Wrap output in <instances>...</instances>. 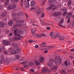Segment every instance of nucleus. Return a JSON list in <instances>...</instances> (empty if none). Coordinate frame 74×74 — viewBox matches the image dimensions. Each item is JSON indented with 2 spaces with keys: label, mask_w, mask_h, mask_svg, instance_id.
<instances>
[{
  "label": "nucleus",
  "mask_w": 74,
  "mask_h": 74,
  "mask_svg": "<svg viewBox=\"0 0 74 74\" xmlns=\"http://www.w3.org/2000/svg\"><path fill=\"white\" fill-rule=\"evenodd\" d=\"M55 62L56 64H58L62 63V60L60 57H56L53 60V58H50L49 60V62L47 63V65L50 67H52V69H56L57 67V66L54 67V65L53 64V62Z\"/></svg>",
  "instance_id": "obj_1"
},
{
  "label": "nucleus",
  "mask_w": 74,
  "mask_h": 74,
  "mask_svg": "<svg viewBox=\"0 0 74 74\" xmlns=\"http://www.w3.org/2000/svg\"><path fill=\"white\" fill-rule=\"evenodd\" d=\"M23 33V32L22 31H19L18 29H16L14 30V34L15 36H17L13 38V39L14 41L15 40H22V36L21 35H19L18 34H22Z\"/></svg>",
  "instance_id": "obj_2"
},
{
  "label": "nucleus",
  "mask_w": 74,
  "mask_h": 74,
  "mask_svg": "<svg viewBox=\"0 0 74 74\" xmlns=\"http://www.w3.org/2000/svg\"><path fill=\"white\" fill-rule=\"evenodd\" d=\"M10 53L11 55H14L18 53L19 52L21 51L20 49H13L12 47H10L9 49Z\"/></svg>",
  "instance_id": "obj_3"
},
{
  "label": "nucleus",
  "mask_w": 74,
  "mask_h": 74,
  "mask_svg": "<svg viewBox=\"0 0 74 74\" xmlns=\"http://www.w3.org/2000/svg\"><path fill=\"white\" fill-rule=\"evenodd\" d=\"M62 66L66 68H67L68 67V66H70L71 63H70V60H69L68 62L67 61H65L64 62H63L62 63Z\"/></svg>",
  "instance_id": "obj_4"
},
{
  "label": "nucleus",
  "mask_w": 74,
  "mask_h": 74,
  "mask_svg": "<svg viewBox=\"0 0 74 74\" xmlns=\"http://www.w3.org/2000/svg\"><path fill=\"white\" fill-rule=\"evenodd\" d=\"M16 5L13 4H10L8 6V8L9 10H13L16 8Z\"/></svg>",
  "instance_id": "obj_5"
},
{
  "label": "nucleus",
  "mask_w": 74,
  "mask_h": 74,
  "mask_svg": "<svg viewBox=\"0 0 74 74\" xmlns=\"http://www.w3.org/2000/svg\"><path fill=\"white\" fill-rule=\"evenodd\" d=\"M16 14L15 13H13L12 14V16L13 18V19L14 21H18L19 19V17H18V18H16Z\"/></svg>",
  "instance_id": "obj_6"
},
{
  "label": "nucleus",
  "mask_w": 74,
  "mask_h": 74,
  "mask_svg": "<svg viewBox=\"0 0 74 74\" xmlns=\"http://www.w3.org/2000/svg\"><path fill=\"white\" fill-rule=\"evenodd\" d=\"M2 43L3 45H10V44H11V43H10L9 41L5 40L3 41Z\"/></svg>",
  "instance_id": "obj_7"
},
{
  "label": "nucleus",
  "mask_w": 74,
  "mask_h": 74,
  "mask_svg": "<svg viewBox=\"0 0 74 74\" xmlns=\"http://www.w3.org/2000/svg\"><path fill=\"white\" fill-rule=\"evenodd\" d=\"M1 18H4V16H7V12L5 11L2 12L1 14Z\"/></svg>",
  "instance_id": "obj_8"
},
{
  "label": "nucleus",
  "mask_w": 74,
  "mask_h": 74,
  "mask_svg": "<svg viewBox=\"0 0 74 74\" xmlns=\"http://www.w3.org/2000/svg\"><path fill=\"white\" fill-rule=\"evenodd\" d=\"M23 4L25 6V8H29L30 7L29 4L26 2V1L24 0L23 2Z\"/></svg>",
  "instance_id": "obj_9"
},
{
  "label": "nucleus",
  "mask_w": 74,
  "mask_h": 74,
  "mask_svg": "<svg viewBox=\"0 0 74 74\" xmlns=\"http://www.w3.org/2000/svg\"><path fill=\"white\" fill-rule=\"evenodd\" d=\"M39 59L40 63H42L44 62V58L43 57L40 56V57H39Z\"/></svg>",
  "instance_id": "obj_10"
},
{
  "label": "nucleus",
  "mask_w": 74,
  "mask_h": 74,
  "mask_svg": "<svg viewBox=\"0 0 74 74\" xmlns=\"http://www.w3.org/2000/svg\"><path fill=\"white\" fill-rule=\"evenodd\" d=\"M60 14V12H54L53 14V15L54 16H58V15H59Z\"/></svg>",
  "instance_id": "obj_11"
},
{
  "label": "nucleus",
  "mask_w": 74,
  "mask_h": 74,
  "mask_svg": "<svg viewBox=\"0 0 74 74\" xmlns=\"http://www.w3.org/2000/svg\"><path fill=\"white\" fill-rule=\"evenodd\" d=\"M37 14H41L42 13V10L38 8V10L36 11Z\"/></svg>",
  "instance_id": "obj_12"
},
{
  "label": "nucleus",
  "mask_w": 74,
  "mask_h": 74,
  "mask_svg": "<svg viewBox=\"0 0 74 74\" xmlns=\"http://www.w3.org/2000/svg\"><path fill=\"white\" fill-rule=\"evenodd\" d=\"M35 5H36V2H35V1H32L31 2V7H33V6Z\"/></svg>",
  "instance_id": "obj_13"
},
{
  "label": "nucleus",
  "mask_w": 74,
  "mask_h": 74,
  "mask_svg": "<svg viewBox=\"0 0 74 74\" xmlns=\"http://www.w3.org/2000/svg\"><path fill=\"white\" fill-rule=\"evenodd\" d=\"M34 63H35L36 65L37 66L40 64V62L37 61V59H34Z\"/></svg>",
  "instance_id": "obj_14"
},
{
  "label": "nucleus",
  "mask_w": 74,
  "mask_h": 74,
  "mask_svg": "<svg viewBox=\"0 0 74 74\" xmlns=\"http://www.w3.org/2000/svg\"><path fill=\"white\" fill-rule=\"evenodd\" d=\"M26 63H27V62L26 61H24V62H21V64H24L23 67L25 68H27V65H25V64H26Z\"/></svg>",
  "instance_id": "obj_15"
},
{
  "label": "nucleus",
  "mask_w": 74,
  "mask_h": 74,
  "mask_svg": "<svg viewBox=\"0 0 74 74\" xmlns=\"http://www.w3.org/2000/svg\"><path fill=\"white\" fill-rule=\"evenodd\" d=\"M54 5H53L51 4L50 5V6H49V7H47V10H51V9H52L53 7H54Z\"/></svg>",
  "instance_id": "obj_16"
},
{
  "label": "nucleus",
  "mask_w": 74,
  "mask_h": 74,
  "mask_svg": "<svg viewBox=\"0 0 74 74\" xmlns=\"http://www.w3.org/2000/svg\"><path fill=\"white\" fill-rule=\"evenodd\" d=\"M21 27L22 25H15L13 26V28L14 29H16L17 27Z\"/></svg>",
  "instance_id": "obj_17"
},
{
  "label": "nucleus",
  "mask_w": 74,
  "mask_h": 74,
  "mask_svg": "<svg viewBox=\"0 0 74 74\" xmlns=\"http://www.w3.org/2000/svg\"><path fill=\"white\" fill-rule=\"evenodd\" d=\"M28 64L29 66L31 67V66H33L34 65V64L33 62H29Z\"/></svg>",
  "instance_id": "obj_18"
},
{
  "label": "nucleus",
  "mask_w": 74,
  "mask_h": 74,
  "mask_svg": "<svg viewBox=\"0 0 74 74\" xmlns=\"http://www.w3.org/2000/svg\"><path fill=\"white\" fill-rule=\"evenodd\" d=\"M54 48V47L53 46H46V47L45 49H51V48L52 49Z\"/></svg>",
  "instance_id": "obj_19"
},
{
  "label": "nucleus",
  "mask_w": 74,
  "mask_h": 74,
  "mask_svg": "<svg viewBox=\"0 0 74 74\" xmlns=\"http://www.w3.org/2000/svg\"><path fill=\"white\" fill-rule=\"evenodd\" d=\"M47 71V67H44L43 68L42 71V73H45Z\"/></svg>",
  "instance_id": "obj_20"
},
{
  "label": "nucleus",
  "mask_w": 74,
  "mask_h": 74,
  "mask_svg": "<svg viewBox=\"0 0 74 74\" xmlns=\"http://www.w3.org/2000/svg\"><path fill=\"white\" fill-rule=\"evenodd\" d=\"M5 25V24H4V23H2L1 22L0 23V26L1 27L3 28V27H4Z\"/></svg>",
  "instance_id": "obj_21"
},
{
  "label": "nucleus",
  "mask_w": 74,
  "mask_h": 74,
  "mask_svg": "<svg viewBox=\"0 0 74 74\" xmlns=\"http://www.w3.org/2000/svg\"><path fill=\"white\" fill-rule=\"evenodd\" d=\"M11 2L12 3H15L19 2V0H11Z\"/></svg>",
  "instance_id": "obj_22"
},
{
  "label": "nucleus",
  "mask_w": 74,
  "mask_h": 74,
  "mask_svg": "<svg viewBox=\"0 0 74 74\" xmlns=\"http://www.w3.org/2000/svg\"><path fill=\"white\" fill-rule=\"evenodd\" d=\"M33 36L35 37H37V38H40L41 37V36L39 34H36L34 35Z\"/></svg>",
  "instance_id": "obj_23"
},
{
  "label": "nucleus",
  "mask_w": 74,
  "mask_h": 74,
  "mask_svg": "<svg viewBox=\"0 0 74 74\" xmlns=\"http://www.w3.org/2000/svg\"><path fill=\"white\" fill-rule=\"evenodd\" d=\"M8 25L9 26H12V21H9L8 22Z\"/></svg>",
  "instance_id": "obj_24"
},
{
  "label": "nucleus",
  "mask_w": 74,
  "mask_h": 74,
  "mask_svg": "<svg viewBox=\"0 0 74 74\" xmlns=\"http://www.w3.org/2000/svg\"><path fill=\"white\" fill-rule=\"evenodd\" d=\"M59 40H64V36H61L59 38Z\"/></svg>",
  "instance_id": "obj_25"
},
{
  "label": "nucleus",
  "mask_w": 74,
  "mask_h": 74,
  "mask_svg": "<svg viewBox=\"0 0 74 74\" xmlns=\"http://www.w3.org/2000/svg\"><path fill=\"white\" fill-rule=\"evenodd\" d=\"M47 44V43L45 42H43L42 43L41 45V47H45L46 46V45Z\"/></svg>",
  "instance_id": "obj_26"
},
{
  "label": "nucleus",
  "mask_w": 74,
  "mask_h": 74,
  "mask_svg": "<svg viewBox=\"0 0 74 74\" xmlns=\"http://www.w3.org/2000/svg\"><path fill=\"white\" fill-rule=\"evenodd\" d=\"M9 1H10V0H6L5 2L4 5H8Z\"/></svg>",
  "instance_id": "obj_27"
},
{
  "label": "nucleus",
  "mask_w": 74,
  "mask_h": 74,
  "mask_svg": "<svg viewBox=\"0 0 74 74\" xmlns=\"http://www.w3.org/2000/svg\"><path fill=\"white\" fill-rule=\"evenodd\" d=\"M18 23L20 24H23V23H25V21L23 20H21L19 21H18Z\"/></svg>",
  "instance_id": "obj_28"
},
{
  "label": "nucleus",
  "mask_w": 74,
  "mask_h": 74,
  "mask_svg": "<svg viewBox=\"0 0 74 74\" xmlns=\"http://www.w3.org/2000/svg\"><path fill=\"white\" fill-rule=\"evenodd\" d=\"M5 61L8 63L10 62V59L8 58H5Z\"/></svg>",
  "instance_id": "obj_29"
},
{
  "label": "nucleus",
  "mask_w": 74,
  "mask_h": 74,
  "mask_svg": "<svg viewBox=\"0 0 74 74\" xmlns=\"http://www.w3.org/2000/svg\"><path fill=\"white\" fill-rule=\"evenodd\" d=\"M61 73L62 74H67L65 71L64 70H62L61 71Z\"/></svg>",
  "instance_id": "obj_30"
},
{
  "label": "nucleus",
  "mask_w": 74,
  "mask_h": 74,
  "mask_svg": "<svg viewBox=\"0 0 74 74\" xmlns=\"http://www.w3.org/2000/svg\"><path fill=\"white\" fill-rule=\"evenodd\" d=\"M12 46L13 47H14L15 48H16L18 47L17 46V45L15 43H12Z\"/></svg>",
  "instance_id": "obj_31"
},
{
  "label": "nucleus",
  "mask_w": 74,
  "mask_h": 74,
  "mask_svg": "<svg viewBox=\"0 0 74 74\" xmlns=\"http://www.w3.org/2000/svg\"><path fill=\"white\" fill-rule=\"evenodd\" d=\"M36 29L35 28H33L32 30V33H34L36 32Z\"/></svg>",
  "instance_id": "obj_32"
},
{
  "label": "nucleus",
  "mask_w": 74,
  "mask_h": 74,
  "mask_svg": "<svg viewBox=\"0 0 74 74\" xmlns=\"http://www.w3.org/2000/svg\"><path fill=\"white\" fill-rule=\"evenodd\" d=\"M1 58L2 61H3L4 62V61H5V60L4 59V56H1Z\"/></svg>",
  "instance_id": "obj_33"
},
{
  "label": "nucleus",
  "mask_w": 74,
  "mask_h": 74,
  "mask_svg": "<svg viewBox=\"0 0 74 74\" xmlns=\"http://www.w3.org/2000/svg\"><path fill=\"white\" fill-rule=\"evenodd\" d=\"M17 15L18 16H21L22 15V13L19 12L17 13Z\"/></svg>",
  "instance_id": "obj_34"
},
{
  "label": "nucleus",
  "mask_w": 74,
  "mask_h": 74,
  "mask_svg": "<svg viewBox=\"0 0 74 74\" xmlns=\"http://www.w3.org/2000/svg\"><path fill=\"white\" fill-rule=\"evenodd\" d=\"M15 56H16V58H17V59H19L20 58V56L18 54L16 55Z\"/></svg>",
  "instance_id": "obj_35"
},
{
  "label": "nucleus",
  "mask_w": 74,
  "mask_h": 74,
  "mask_svg": "<svg viewBox=\"0 0 74 74\" xmlns=\"http://www.w3.org/2000/svg\"><path fill=\"white\" fill-rule=\"evenodd\" d=\"M31 21H30V23H33V22H34V23H35V22H36V20H32V19H31Z\"/></svg>",
  "instance_id": "obj_36"
},
{
  "label": "nucleus",
  "mask_w": 74,
  "mask_h": 74,
  "mask_svg": "<svg viewBox=\"0 0 74 74\" xmlns=\"http://www.w3.org/2000/svg\"><path fill=\"white\" fill-rule=\"evenodd\" d=\"M55 1H54V0H53V4L54 5H56V4H57V2H56V0H54Z\"/></svg>",
  "instance_id": "obj_37"
},
{
  "label": "nucleus",
  "mask_w": 74,
  "mask_h": 74,
  "mask_svg": "<svg viewBox=\"0 0 74 74\" xmlns=\"http://www.w3.org/2000/svg\"><path fill=\"white\" fill-rule=\"evenodd\" d=\"M71 4V1L70 0L68 1V6H70V5Z\"/></svg>",
  "instance_id": "obj_38"
},
{
  "label": "nucleus",
  "mask_w": 74,
  "mask_h": 74,
  "mask_svg": "<svg viewBox=\"0 0 74 74\" xmlns=\"http://www.w3.org/2000/svg\"><path fill=\"white\" fill-rule=\"evenodd\" d=\"M72 13L71 12H69L68 13V15L70 16H71L72 15Z\"/></svg>",
  "instance_id": "obj_39"
},
{
  "label": "nucleus",
  "mask_w": 74,
  "mask_h": 74,
  "mask_svg": "<svg viewBox=\"0 0 74 74\" xmlns=\"http://www.w3.org/2000/svg\"><path fill=\"white\" fill-rule=\"evenodd\" d=\"M40 22L42 25H44L45 24V23L44 22V21H43L41 20Z\"/></svg>",
  "instance_id": "obj_40"
},
{
  "label": "nucleus",
  "mask_w": 74,
  "mask_h": 74,
  "mask_svg": "<svg viewBox=\"0 0 74 74\" xmlns=\"http://www.w3.org/2000/svg\"><path fill=\"white\" fill-rule=\"evenodd\" d=\"M62 11H67V10L66 8H62Z\"/></svg>",
  "instance_id": "obj_41"
},
{
  "label": "nucleus",
  "mask_w": 74,
  "mask_h": 74,
  "mask_svg": "<svg viewBox=\"0 0 74 74\" xmlns=\"http://www.w3.org/2000/svg\"><path fill=\"white\" fill-rule=\"evenodd\" d=\"M67 13V12L66 11L64 12V14H63V16H65V15H66Z\"/></svg>",
  "instance_id": "obj_42"
},
{
  "label": "nucleus",
  "mask_w": 74,
  "mask_h": 74,
  "mask_svg": "<svg viewBox=\"0 0 74 74\" xmlns=\"http://www.w3.org/2000/svg\"><path fill=\"white\" fill-rule=\"evenodd\" d=\"M59 35L58 34H57L56 36H55V38H57V37H59Z\"/></svg>",
  "instance_id": "obj_43"
},
{
  "label": "nucleus",
  "mask_w": 74,
  "mask_h": 74,
  "mask_svg": "<svg viewBox=\"0 0 74 74\" xmlns=\"http://www.w3.org/2000/svg\"><path fill=\"white\" fill-rule=\"evenodd\" d=\"M6 33L7 34H9L10 33V31L9 30H7L6 31Z\"/></svg>",
  "instance_id": "obj_44"
},
{
  "label": "nucleus",
  "mask_w": 74,
  "mask_h": 74,
  "mask_svg": "<svg viewBox=\"0 0 74 74\" xmlns=\"http://www.w3.org/2000/svg\"><path fill=\"white\" fill-rule=\"evenodd\" d=\"M45 16V14H44V13H42L41 15L42 18H43V17H44Z\"/></svg>",
  "instance_id": "obj_45"
},
{
  "label": "nucleus",
  "mask_w": 74,
  "mask_h": 74,
  "mask_svg": "<svg viewBox=\"0 0 74 74\" xmlns=\"http://www.w3.org/2000/svg\"><path fill=\"white\" fill-rule=\"evenodd\" d=\"M40 35L41 36H42V37H46V35H45V34H41Z\"/></svg>",
  "instance_id": "obj_46"
},
{
  "label": "nucleus",
  "mask_w": 74,
  "mask_h": 74,
  "mask_svg": "<svg viewBox=\"0 0 74 74\" xmlns=\"http://www.w3.org/2000/svg\"><path fill=\"white\" fill-rule=\"evenodd\" d=\"M51 38H55V36L54 35H52L51 36Z\"/></svg>",
  "instance_id": "obj_47"
},
{
  "label": "nucleus",
  "mask_w": 74,
  "mask_h": 74,
  "mask_svg": "<svg viewBox=\"0 0 74 74\" xmlns=\"http://www.w3.org/2000/svg\"><path fill=\"white\" fill-rule=\"evenodd\" d=\"M53 0H49V3H52L53 2Z\"/></svg>",
  "instance_id": "obj_48"
},
{
  "label": "nucleus",
  "mask_w": 74,
  "mask_h": 74,
  "mask_svg": "<svg viewBox=\"0 0 74 74\" xmlns=\"http://www.w3.org/2000/svg\"><path fill=\"white\" fill-rule=\"evenodd\" d=\"M23 0H21V7H23V5L22 3H23Z\"/></svg>",
  "instance_id": "obj_49"
},
{
  "label": "nucleus",
  "mask_w": 74,
  "mask_h": 74,
  "mask_svg": "<svg viewBox=\"0 0 74 74\" xmlns=\"http://www.w3.org/2000/svg\"><path fill=\"white\" fill-rule=\"evenodd\" d=\"M64 21H63V20H61V22H60V23H61V24H62L63 23Z\"/></svg>",
  "instance_id": "obj_50"
},
{
  "label": "nucleus",
  "mask_w": 74,
  "mask_h": 74,
  "mask_svg": "<svg viewBox=\"0 0 74 74\" xmlns=\"http://www.w3.org/2000/svg\"><path fill=\"white\" fill-rule=\"evenodd\" d=\"M12 35H13L12 33H10L9 35V37H10L11 36H12Z\"/></svg>",
  "instance_id": "obj_51"
},
{
  "label": "nucleus",
  "mask_w": 74,
  "mask_h": 74,
  "mask_svg": "<svg viewBox=\"0 0 74 74\" xmlns=\"http://www.w3.org/2000/svg\"><path fill=\"white\" fill-rule=\"evenodd\" d=\"M46 29L47 30H50V29H51V28L49 27H46Z\"/></svg>",
  "instance_id": "obj_52"
},
{
  "label": "nucleus",
  "mask_w": 74,
  "mask_h": 74,
  "mask_svg": "<svg viewBox=\"0 0 74 74\" xmlns=\"http://www.w3.org/2000/svg\"><path fill=\"white\" fill-rule=\"evenodd\" d=\"M71 26L73 27H74V21H73L72 23Z\"/></svg>",
  "instance_id": "obj_53"
},
{
  "label": "nucleus",
  "mask_w": 74,
  "mask_h": 74,
  "mask_svg": "<svg viewBox=\"0 0 74 74\" xmlns=\"http://www.w3.org/2000/svg\"><path fill=\"white\" fill-rule=\"evenodd\" d=\"M53 34V32H51L50 34V36H52Z\"/></svg>",
  "instance_id": "obj_54"
},
{
  "label": "nucleus",
  "mask_w": 74,
  "mask_h": 74,
  "mask_svg": "<svg viewBox=\"0 0 74 74\" xmlns=\"http://www.w3.org/2000/svg\"><path fill=\"white\" fill-rule=\"evenodd\" d=\"M56 55H57V54H56V53H55V54H52V56L53 57H55V56H56Z\"/></svg>",
  "instance_id": "obj_55"
},
{
  "label": "nucleus",
  "mask_w": 74,
  "mask_h": 74,
  "mask_svg": "<svg viewBox=\"0 0 74 74\" xmlns=\"http://www.w3.org/2000/svg\"><path fill=\"white\" fill-rule=\"evenodd\" d=\"M58 26H60V27H63L62 26V25H61V23H59L58 24Z\"/></svg>",
  "instance_id": "obj_56"
},
{
  "label": "nucleus",
  "mask_w": 74,
  "mask_h": 74,
  "mask_svg": "<svg viewBox=\"0 0 74 74\" xmlns=\"http://www.w3.org/2000/svg\"><path fill=\"white\" fill-rule=\"evenodd\" d=\"M47 71L48 73H51V70L50 69L48 70H47Z\"/></svg>",
  "instance_id": "obj_57"
},
{
  "label": "nucleus",
  "mask_w": 74,
  "mask_h": 74,
  "mask_svg": "<svg viewBox=\"0 0 74 74\" xmlns=\"http://www.w3.org/2000/svg\"><path fill=\"white\" fill-rule=\"evenodd\" d=\"M0 7V9L1 10V9H2V8H3V5H1Z\"/></svg>",
  "instance_id": "obj_58"
},
{
  "label": "nucleus",
  "mask_w": 74,
  "mask_h": 74,
  "mask_svg": "<svg viewBox=\"0 0 74 74\" xmlns=\"http://www.w3.org/2000/svg\"><path fill=\"white\" fill-rule=\"evenodd\" d=\"M4 53H5V55H7L8 53H7V52L6 51H4Z\"/></svg>",
  "instance_id": "obj_59"
},
{
  "label": "nucleus",
  "mask_w": 74,
  "mask_h": 74,
  "mask_svg": "<svg viewBox=\"0 0 74 74\" xmlns=\"http://www.w3.org/2000/svg\"><path fill=\"white\" fill-rule=\"evenodd\" d=\"M49 24H50V25H52V24L53 23H52V22H49Z\"/></svg>",
  "instance_id": "obj_60"
},
{
  "label": "nucleus",
  "mask_w": 74,
  "mask_h": 74,
  "mask_svg": "<svg viewBox=\"0 0 74 74\" xmlns=\"http://www.w3.org/2000/svg\"><path fill=\"white\" fill-rule=\"evenodd\" d=\"M38 45H36L35 46V48H38Z\"/></svg>",
  "instance_id": "obj_61"
},
{
  "label": "nucleus",
  "mask_w": 74,
  "mask_h": 74,
  "mask_svg": "<svg viewBox=\"0 0 74 74\" xmlns=\"http://www.w3.org/2000/svg\"><path fill=\"white\" fill-rule=\"evenodd\" d=\"M70 18H69L67 22H68V23H70Z\"/></svg>",
  "instance_id": "obj_62"
},
{
  "label": "nucleus",
  "mask_w": 74,
  "mask_h": 74,
  "mask_svg": "<svg viewBox=\"0 0 74 74\" xmlns=\"http://www.w3.org/2000/svg\"><path fill=\"white\" fill-rule=\"evenodd\" d=\"M57 6L58 7H61V5L60 4H58L57 5Z\"/></svg>",
  "instance_id": "obj_63"
},
{
  "label": "nucleus",
  "mask_w": 74,
  "mask_h": 74,
  "mask_svg": "<svg viewBox=\"0 0 74 74\" xmlns=\"http://www.w3.org/2000/svg\"><path fill=\"white\" fill-rule=\"evenodd\" d=\"M29 42H30V43H32L33 42V40H30L29 41Z\"/></svg>",
  "instance_id": "obj_64"
}]
</instances>
